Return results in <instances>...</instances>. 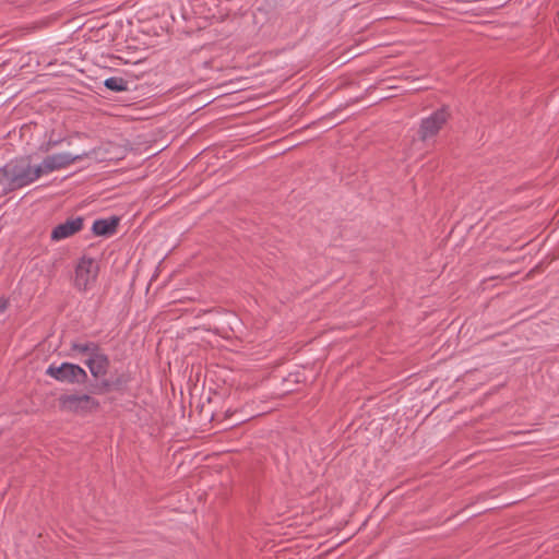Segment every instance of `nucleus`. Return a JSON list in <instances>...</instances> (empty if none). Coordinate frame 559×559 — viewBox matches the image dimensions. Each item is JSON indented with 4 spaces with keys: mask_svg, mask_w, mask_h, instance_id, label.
Instances as JSON below:
<instances>
[{
    "mask_svg": "<svg viewBox=\"0 0 559 559\" xmlns=\"http://www.w3.org/2000/svg\"><path fill=\"white\" fill-rule=\"evenodd\" d=\"M104 86L108 88L111 92H126L129 90L128 87V81H126L123 78L119 76H111L104 81Z\"/></svg>",
    "mask_w": 559,
    "mask_h": 559,
    "instance_id": "nucleus-12",
    "label": "nucleus"
},
{
    "mask_svg": "<svg viewBox=\"0 0 559 559\" xmlns=\"http://www.w3.org/2000/svg\"><path fill=\"white\" fill-rule=\"evenodd\" d=\"M450 118L448 107L443 106L435 110L430 116L421 119L418 129V136L426 142L435 138Z\"/></svg>",
    "mask_w": 559,
    "mask_h": 559,
    "instance_id": "nucleus-4",
    "label": "nucleus"
},
{
    "mask_svg": "<svg viewBox=\"0 0 559 559\" xmlns=\"http://www.w3.org/2000/svg\"><path fill=\"white\" fill-rule=\"evenodd\" d=\"M84 362L96 382L105 379L104 377L108 372L110 360L104 352L95 353V356L88 357Z\"/></svg>",
    "mask_w": 559,
    "mask_h": 559,
    "instance_id": "nucleus-9",
    "label": "nucleus"
},
{
    "mask_svg": "<svg viewBox=\"0 0 559 559\" xmlns=\"http://www.w3.org/2000/svg\"><path fill=\"white\" fill-rule=\"evenodd\" d=\"M118 225L119 218L117 216L99 218L93 223L92 231L95 236L109 237L116 234Z\"/></svg>",
    "mask_w": 559,
    "mask_h": 559,
    "instance_id": "nucleus-10",
    "label": "nucleus"
},
{
    "mask_svg": "<svg viewBox=\"0 0 559 559\" xmlns=\"http://www.w3.org/2000/svg\"><path fill=\"white\" fill-rule=\"evenodd\" d=\"M71 350L79 354H88V357L95 356V353L103 352L100 346L95 342L79 343L72 342L70 346Z\"/></svg>",
    "mask_w": 559,
    "mask_h": 559,
    "instance_id": "nucleus-11",
    "label": "nucleus"
},
{
    "mask_svg": "<svg viewBox=\"0 0 559 559\" xmlns=\"http://www.w3.org/2000/svg\"><path fill=\"white\" fill-rule=\"evenodd\" d=\"M130 381V374L122 372L116 374L112 379H102L100 381L91 384L88 386V392L91 394H106L111 391H123Z\"/></svg>",
    "mask_w": 559,
    "mask_h": 559,
    "instance_id": "nucleus-7",
    "label": "nucleus"
},
{
    "mask_svg": "<svg viewBox=\"0 0 559 559\" xmlns=\"http://www.w3.org/2000/svg\"><path fill=\"white\" fill-rule=\"evenodd\" d=\"M98 265L92 258L82 257L75 269L74 284L79 289L86 290L88 285L96 280Z\"/></svg>",
    "mask_w": 559,
    "mask_h": 559,
    "instance_id": "nucleus-6",
    "label": "nucleus"
},
{
    "mask_svg": "<svg viewBox=\"0 0 559 559\" xmlns=\"http://www.w3.org/2000/svg\"><path fill=\"white\" fill-rule=\"evenodd\" d=\"M59 141H49L46 144H41L39 150L41 152H48L52 146L57 145Z\"/></svg>",
    "mask_w": 559,
    "mask_h": 559,
    "instance_id": "nucleus-14",
    "label": "nucleus"
},
{
    "mask_svg": "<svg viewBox=\"0 0 559 559\" xmlns=\"http://www.w3.org/2000/svg\"><path fill=\"white\" fill-rule=\"evenodd\" d=\"M59 408L76 415H86L98 411L100 403L88 393L62 394L58 399Z\"/></svg>",
    "mask_w": 559,
    "mask_h": 559,
    "instance_id": "nucleus-2",
    "label": "nucleus"
},
{
    "mask_svg": "<svg viewBox=\"0 0 559 559\" xmlns=\"http://www.w3.org/2000/svg\"><path fill=\"white\" fill-rule=\"evenodd\" d=\"M84 222L83 216L69 217L51 230V241L58 242L80 233L84 228Z\"/></svg>",
    "mask_w": 559,
    "mask_h": 559,
    "instance_id": "nucleus-8",
    "label": "nucleus"
},
{
    "mask_svg": "<svg viewBox=\"0 0 559 559\" xmlns=\"http://www.w3.org/2000/svg\"><path fill=\"white\" fill-rule=\"evenodd\" d=\"M8 177V190L23 189L40 178V167L32 164L31 155L17 156L4 164Z\"/></svg>",
    "mask_w": 559,
    "mask_h": 559,
    "instance_id": "nucleus-1",
    "label": "nucleus"
},
{
    "mask_svg": "<svg viewBox=\"0 0 559 559\" xmlns=\"http://www.w3.org/2000/svg\"><path fill=\"white\" fill-rule=\"evenodd\" d=\"M46 374L68 384H84L88 379L87 372L81 366L72 362H62L59 366L51 364L47 368Z\"/></svg>",
    "mask_w": 559,
    "mask_h": 559,
    "instance_id": "nucleus-3",
    "label": "nucleus"
},
{
    "mask_svg": "<svg viewBox=\"0 0 559 559\" xmlns=\"http://www.w3.org/2000/svg\"><path fill=\"white\" fill-rule=\"evenodd\" d=\"M87 156V153H82L78 155H72L70 153H57L47 155L40 164L37 166L40 167V177L44 175H48L56 170L63 169L73 163L83 159Z\"/></svg>",
    "mask_w": 559,
    "mask_h": 559,
    "instance_id": "nucleus-5",
    "label": "nucleus"
},
{
    "mask_svg": "<svg viewBox=\"0 0 559 559\" xmlns=\"http://www.w3.org/2000/svg\"><path fill=\"white\" fill-rule=\"evenodd\" d=\"M0 187L3 195L11 193V191L8 190V177L4 165L0 167Z\"/></svg>",
    "mask_w": 559,
    "mask_h": 559,
    "instance_id": "nucleus-13",
    "label": "nucleus"
},
{
    "mask_svg": "<svg viewBox=\"0 0 559 559\" xmlns=\"http://www.w3.org/2000/svg\"><path fill=\"white\" fill-rule=\"evenodd\" d=\"M9 301L5 298H0V313L5 311L8 308Z\"/></svg>",
    "mask_w": 559,
    "mask_h": 559,
    "instance_id": "nucleus-15",
    "label": "nucleus"
}]
</instances>
